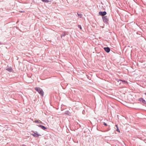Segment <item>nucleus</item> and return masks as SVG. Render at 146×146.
I'll return each instance as SVG.
<instances>
[{"instance_id": "nucleus-5", "label": "nucleus", "mask_w": 146, "mask_h": 146, "mask_svg": "<svg viewBox=\"0 0 146 146\" xmlns=\"http://www.w3.org/2000/svg\"><path fill=\"white\" fill-rule=\"evenodd\" d=\"M104 50L107 52L108 53L110 51V49L109 47H105L104 48Z\"/></svg>"}, {"instance_id": "nucleus-8", "label": "nucleus", "mask_w": 146, "mask_h": 146, "mask_svg": "<svg viewBox=\"0 0 146 146\" xmlns=\"http://www.w3.org/2000/svg\"><path fill=\"white\" fill-rule=\"evenodd\" d=\"M115 126V127H116V128H117L116 131H118V132H120V131L119 130V129L118 127V126L117 125H116Z\"/></svg>"}, {"instance_id": "nucleus-7", "label": "nucleus", "mask_w": 146, "mask_h": 146, "mask_svg": "<svg viewBox=\"0 0 146 146\" xmlns=\"http://www.w3.org/2000/svg\"><path fill=\"white\" fill-rule=\"evenodd\" d=\"M35 122L36 123H42V122L40 120H35Z\"/></svg>"}, {"instance_id": "nucleus-9", "label": "nucleus", "mask_w": 146, "mask_h": 146, "mask_svg": "<svg viewBox=\"0 0 146 146\" xmlns=\"http://www.w3.org/2000/svg\"><path fill=\"white\" fill-rule=\"evenodd\" d=\"M77 14L78 15V16L80 17V18H81L82 17V14L81 13H78Z\"/></svg>"}, {"instance_id": "nucleus-6", "label": "nucleus", "mask_w": 146, "mask_h": 146, "mask_svg": "<svg viewBox=\"0 0 146 146\" xmlns=\"http://www.w3.org/2000/svg\"><path fill=\"white\" fill-rule=\"evenodd\" d=\"M38 126L39 127H40L42 129L44 130H45L46 129V127L42 125H38Z\"/></svg>"}, {"instance_id": "nucleus-3", "label": "nucleus", "mask_w": 146, "mask_h": 146, "mask_svg": "<svg viewBox=\"0 0 146 146\" xmlns=\"http://www.w3.org/2000/svg\"><path fill=\"white\" fill-rule=\"evenodd\" d=\"M103 21L104 22L106 23H107L108 21V19L107 16H104L102 17Z\"/></svg>"}, {"instance_id": "nucleus-14", "label": "nucleus", "mask_w": 146, "mask_h": 146, "mask_svg": "<svg viewBox=\"0 0 146 146\" xmlns=\"http://www.w3.org/2000/svg\"><path fill=\"white\" fill-rule=\"evenodd\" d=\"M145 95H146V93H145Z\"/></svg>"}, {"instance_id": "nucleus-11", "label": "nucleus", "mask_w": 146, "mask_h": 146, "mask_svg": "<svg viewBox=\"0 0 146 146\" xmlns=\"http://www.w3.org/2000/svg\"><path fill=\"white\" fill-rule=\"evenodd\" d=\"M78 28H79L81 30L82 29L81 26L80 25H78Z\"/></svg>"}, {"instance_id": "nucleus-2", "label": "nucleus", "mask_w": 146, "mask_h": 146, "mask_svg": "<svg viewBox=\"0 0 146 146\" xmlns=\"http://www.w3.org/2000/svg\"><path fill=\"white\" fill-rule=\"evenodd\" d=\"M32 132H33V133H31V135L35 137H38L39 136H41V135L39 134L37 131H32Z\"/></svg>"}, {"instance_id": "nucleus-1", "label": "nucleus", "mask_w": 146, "mask_h": 146, "mask_svg": "<svg viewBox=\"0 0 146 146\" xmlns=\"http://www.w3.org/2000/svg\"><path fill=\"white\" fill-rule=\"evenodd\" d=\"M35 89L42 96H43L44 92L40 88L36 87L35 88Z\"/></svg>"}, {"instance_id": "nucleus-12", "label": "nucleus", "mask_w": 146, "mask_h": 146, "mask_svg": "<svg viewBox=\"0 0 146 146\" xmlns=\"http://www.w3.org/2000/svg\"><path fill=\"white\" fill-rule=\"evenodd\" d=\"M120 80L121 81H122L123 82H125V83H127V82L126 81H125V80Z\"/></svg>"}, {"instance_id": "nucleus-13", "label": "nucleus", "mask_w": 146, "mask_h": 146, "mask_svg": "<svg viewBox=\"0 0 146 146\" xmlns=\"http://www.w3.org/2000/svg\"><path fill=\"white\" fill-rule=\"evenodd\" d=\"M104 124L105 125V126H107V124L106 123H105L104 122Z\"/></svg>"}, {"instance_id": "nucleus-10", "label": "nucleus", "mask_w": 146, "mask_h": 146, "mask_svg": "<svg viewBox=\"0 0 146 146\" xmlns=\"http://www.w3.org/2000/svg\"><path fill=\"white\" fill-rule=\"evenodd\" d=\"M140 101H142V102L143 103H144L145 102V101L143 99H142V98H141L140 99Z\"/></svg>"}, {"instance_id": "nucleus-4", "label": "nucleus", "mask_w": 146, "mask_h": 146, "mask_svg": "<svg viewBox=\"0 0 146 146\" xmlns=\"http://www.w3.org/2000/svg\"><path fill=\"white\" fill-rule=\"evenodd\" d=\"M106 14L107 13L106 11H100L99 13V15L102 16H105Z\"/></svg>"}]
</instances>
